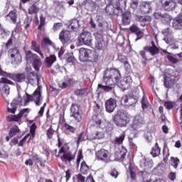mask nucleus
<instances>
[{
  "mask_svg": "<svg viewBox=\"0 0 182 182\" xmlns=\"http://www.w3.org/2000/svg\"><path fill=\"white\" fill-rule=\"evenodd\" d=\"M122 74L117 68H107L104 72L102 82L105 85L98 84V89L103 92H112L117 86V82H120Z\"/></svg>",
  "mask_w": 182,
  "mask_h": 182,
  "instance_id": "1",
  "label": "nucleus"
},
{
  "mask_svg": "<svg viewBox=\"0 0 182 182\" xmlns=\"http://www.w3.org/2000/svg\"><path fill=\"white\" fill-rule=\"evenodd\" d=\"M58 153L59 154H62V153L63 154V156H60V159L65 164L72 166V162L75 161L76 159V151H70V146L66 143L63 144V146L60 149Z\"/></svg>",
  "mask_w": 182,
  "mask_h": 182,
  "instance_id": "2",
  "label": "nucleus"
},
{
  "mask_svg": "<svg viewBox=\"0 0 182 182\" xmlns=\"http://www.w3.org/2000/svg\"><path fill=\"white\" fill-rule=\"evenodd\" d=\"M112 122L117 127H126L130 122V114L127 112L119 110L112 117Z\"/></svg>",
  "mask_w": 182,
  "mask_h": 182,
  "instance_id": "3",
  "label": "nucleus"
},
{
  "mask_svg": "<svg viewBox=\"0 0 182 182\" xmlns=\"http://www.w3.org/2000/svg\"><path fill=\"white\" fill-rule=\"evenodd\" d=\"M79 59L80 62H97L99 57L95 51L81 48L79 50Z\"/></svg>",
  "mask_w": 182,
  "mask_h": 182,
  "instance_id": "4",
  "label": "nucleus"
},
{
  "mask_svg": "<svg viewBox=\"0 0 182 182\" xmlns=\"http://www.w3.org/2000/svg\"><path fill=\"white\" fill-rule=\"evenodd\" d=\"M26 53V61L27 63H31L33 68L37 71L41 70V67L42 66V61L39 58V55L36 53H32L31 50H27Z\"/></svg>",
  "mask_w": 182,
  "mask_h": 182,
  "instance_id": "5",
  "label": "nucleus"
},
{
  "mask_svg": "<svg viewBox=\"0 0 182 182\" xmlns=\"http://www.w3.org/2000/svg\"><path fill=\"white\" fill-rule=\"evenodd\" d=\"M144 50L139 51V55L144 59V60H148L149 56L147 55V52L151 55V56H155V55H158L160 52V50L156 46V43L154 41H151V46H146L143 48Z\"/></svg>",
  "mask_w": 182,
  "mask_h": 182,
  "instance_id": "6",
  "label": "nucleus"
},
{
  "mask_svg": "<svg viewBox=\"0 0 182 182\" xmlns=\"http://www.w3.org/2000/svg\"><path fill=\"white\" fill-rule=\"evenodd\" d=\"M112 156L113 155L110 151L104 148H102L95 152L96 160L105 163V164H108V163H112V161H113L112 159Z\"/></svg>",
  "mask_w": 182,
  "mask_h": 182,
  "instance_id": "7",
  "label": "nucleus"
},
{
  "mask_svg": "<svg viewBox=\"0 0 182 182\" xmlns=\"http://www.w3.org/2000/svg\"><path fill=\"white\" fill-rule=\"evenodd\" d=\"M9 56L13 65H19L22 62V55L21 51L16 47L10 48L8 51Z\"/></svg>",
  "mask_w": 182,
  "mask_h": 182,
  "instance_id": "8",
  "label": "nucleus"
},
{
  "mask_svg": "<svg viewBox=\"0 0 182 182\" xmlns=\"http://www.w3.org/2000/svg\"><path fill=\"white\" fill-rule=\"evenodd\" d=\"M94 36L95 37V48L98 50H103L104 48L106 46V43L103 38V30H100V32L94 33Z\"/></svg>",
  "mask_w": 182,
  "mask_h": 182,
  "instance_id": "9",
  "label": "nucleus"
},
{
  "mask_svg": "<svg viewBox=\"0 0 182 182\" xmlns=\"http://www.w3.org/2000/svg\"><path fill=\"white\" fill-rule=\"evenodd\" d=\"M160 4L165 12H173L177 8V1L176 0H161Z\"/></svg>",
  "mask_w": 182,
  "mask_h": 182,
  "instance_id": "10",
  "label": "nucleus"
},
{
  "mask_svg": "<svg viewBox=\"0 0 182 182\" xmlns=\"http://www.w3.org/2000/svg\"><path fill=\"white\" fill-rule=\"evenodd\" d=\"M0 91L1 92V95L3 96H8L9 95V90H11V88L9 87V85H14V82L8 80L6 77H1L0 80Z\"/></svg>",
  "mask_w": 182,
  "mask_h": 182,
  "instance_id": "11",
  "label": "nucleus"
},
{
  "mask_svg": "<svg viewBox=\"0 0 182 182\" xmlns=\"http://www.w3.org/2000/svg\"><path fill=\"white\" fill-rule=\"evenodd\" d=\"M80 43H83L87 46H91L93 39L92 38V33L87 31H83L78 37Z\"/></svg>",
  "mask_w": 182,
  "mask_h": 182,
  "instance_id": "12",
  "label": "nucleus"
},
{
  "mask_svg": "<svg viewBox=\"0 0 182 182\" xmlns=\"http://www.w3.org/2000/svg\"><path fill=\"white\" fill-rule=\"evenodd\" d=\"M154 16L155 19H159L165 25L170 23L173 20V17L168 13L155 12Z\"/></svg>",
  "mask_w": 182,
  "mask_h": 182,
  "instance_id": "13",
  "label": "nucleus"
},
{
  "mask_svg": "<svg viewBox=\"0 0 182 182\" xmlns=\"http://www.w3.org/2000/svg\"><path fill=\"white\" fill-rule=\"evenodd\" d=\"M7 77L12 79V80L17 83H23L26 80V74L25 73H8Z\"/></svg>",
  "mask_w": 182,
  "mask_h": 182,
  "instance_id": "14",
  "label": "nucleus"
},
{
  "mask_svg": "<svg viewBox=\"0 0 182 182\" xmlns=\"http://www.w3.org/2000/svg\"><path fill=\"white\" fill-rule=\"evenodd\" d=\"M71 117H73L75 122L80 123L82 122V114L79 111V106L76 104H72L70 107Z\"/></svg>",
  "mask_w": 182,
  "mask_h": 182,
  "instance_id": "15",
  "label": "nucleus"
},
{
  "mask_svg": "<svg viewBox=\"0 0 182 182\" xmlns=\"http://www.w3.org/2000/svg\"><path fill=\"white\" fill-rule=\"evenodd\" d=\"M143 124H144V119H143V117L140 115H136L131 124V128L133 132H137Z\"/></svg>",
  "mask_w": 182,
  "mask_h": 182,
  "instance_id": "16",
  "label": "nucleus"
},
{
  "mask_svg": "<svg viewBox=\"0 0 182 182\" xmlns=\"http://www.w3.org/2000/svg\"><path fill=\"white\" fill-rule=\"evenodd\" d=\"M33 97L36 106L42 105V85L38 84V87L33 93Z\"/></svg>",
  "mask_w": 182,
  "mask_h": 182,
  "instance_id": "17",
  "label": "nucleus"
},
{
  "mask_svg": "<svg viewBox=\"0 0 182 182\" xmlns=\"http://www.w3.org/2000/svg\"><path fill=\"white\" fill-rule=\"evenodd\" d=\"M72 38V34L70 31L63 30L59 33V39L63 45H66L70 43V38Z\"/></svg>",
  "mask_w": 182,
  "mask_h": 182,
  "instance_id": "18",
  "label": "nucleus"
},
{
  "mask_svg": "<svg viewBox=\"0 0 182 182\" xmlns=\"http://www.w3.org/2000/svg\"><path fill=\"white\" fill-rule=\"evenodd\" d=\"M135 21L136 22H139L142 28H144L148 23H150L151 22V16H141L139 14L135 15Z\"/></svg>",
  "mask_w": 182,
  "mask_h": 182,
  "instance_id": "19",
  "label": "nucleus"
},
{
  "mask_svg": "<svg viewBox=\"0 0 182 182\" xmlns=\"http://www.w3.org/2000/svg\"><path fill=\"white\" fill-rule=\"evenodd\" d=\"M177 83V77L176 75H168L164 77V85L166 89H170L171 86Z\"/></svg>",
  "mask_w": 182,
  "mask_h": 182,
  "instance_id": "20",
  "label": "nucleus"
},
{
  "mask_svg": "<svg viewBox=\"0 0 182 182\" xmlns=\"http://www.w3.org/2000/svg\"><path fill=\"white\" fill-rule=\"evenodd\" d=\"M105 110L108 113H113L114 112V109H116L117 105V101L116 100L113 98H109L107 101H105Z\"/></svg>",
  "mask_w": 182,
  "mask_h": 182,
  "instance_id": "21",
  "label": "nucleus"
},
{
  "mask_svg": "<svg viewBox=\"0 0 182 182\" xmlns=\"http://www.w3.org/2000/svg\"><path fill=\"white\" fill-rule=\"evenodd\" d=\"M172 28L175 31H181L182 29V13H179L176 18L173 19Z\"/></svg>",
  "mask_w": 182,
  "mask_h": 182,
  "instance_id": "22",
  "label": "nucleus"
},
{
  "mask_svg": "<svg viewBox=\"0 0 182 182\" xmlns=\"http://www.w3.org/2000/svg\"><path fill=\"white\" fill-rule=\"evenodd\" d=\"M126 154H127V149L124 146H122L119 150L114 153V157L116 161H123L126 159Z\"/></svg>",
  "mask_w": 182,
  "mask_h": 182,
  "instance_id": "23",
  "label": "nucleus"
},
{
  "mask_svg": "<svg viewBox=\"0 0 182 182\" xmlns=\"http://www.w3.org/2000/svg\"><path fill=\"white\" fill-rule=\"evenodd\" d=\"M129 31L131 33H135L136 36V41H139V39H141L143 38V31L140 30V28L137 26V24H132L129 28Z\"/></svg>",
  "mask_w": 182,
  "mask_h": 182,
  "instance_id": "24",
  "label": "nucleus"
},
{
  "mask_svg": "<svg viewBox=\"0 0 182 182\" xmlns=\"http://www.w3.org/2000/svg\"><path fill=\"white\" fill-rule=\"evenodd\" d=\"M15 33H19V25H16L14 31L11 32V36L10 38L7 41L5 44V48L9 49L11 45H14V39H15Z\"/></svg>",
  "mask_w": 182,
  "mask_h": 182,
  "instance_id": "25",
  "label": "nucleus"
},
{
  "mask_svg": "<svg viewBox=\"0 0 182 182\" xmlns=\"http://www.w3.org/2000/svg\"><path fill=\"white\" fill-rule=\"evenodd\" d=\"M134 103H136V100L131 96L124 95L121 99L122 106H133Z\"/></svg>",
  "mask_w": 182,
  "mask_h": 182,
  "instance_id": "26",
  "label": "nucleus"
},
{
  "mask_svg": "<svg viewBox=\"0 0 182 182\" xmlns=\"http://www.w3.org/2000/svg\"><path fill=\"white\" fill-rule=\"evenodd\" d=\"M122 25H130L132 22V14L129 11H124L122 14Z\"/></svg>",
  "mask_w": 182,
  "mask_h": 182,
  "instance_id": "27",
  "label": "nucleus"
},
{
  "mask_svg": "<svg viewBox=\"0 0 182 182\" xmlns=\"http://www.w3.org/2000/svg\"><path fill=\"white\" fill-rule=\"evenodd\" d=\"M55 62H56V55H50L44 60V63L46 64V68H52V65Z\"/></svg>",
  "mask_w": 182,
  "mask_h": 182,
  "instance_id": "28",
  "label": "nucleus"
},
{
  "mask_svg": "<svg viewBox=\"0 0 182 182\" xmlns=\"http://www.w3.org/2000/svg\"><path fill=\"white\" fill-rule=\"evenodd\" d=\"M31 49L32 50H34V52H36V53H38L40 55L41 59H45V55L42 53V50H41V47L38 46V43L35 41H33L31 42Z\"/></svg>",
  "mask_w": 182,
  "mask_h": 182,
  "instance_id": "29",
  "label": "nucleus"
},
{
  "mask_svg": "<svg viewBox=\"0 0 182 182\" xmlns=\"http://www.w3.org/2000/svg\"><path fill=\"white\" fill-rule=\"evenodd\" d=\"M90 124L91 127H100L102 124V119L97 116H93L92 119L90 121Z\"/></svg>",
  "mask_w": 182,
  "mask_h": 182,
  "instance_id": "30",
  "label": "nucleus"
},
{
  "mask_svg": "<svg viewBox=\"0 0 182 182\" xmlns=\"http://www.w3.org/2000/svg\"><path fill=\"white\" fill-rule=\"evenodd\" d=\"M126 6H127V0H119L117 3L116 9L122 14L123 9H126Z\"/></svg>",
  "mask_w": 182,
  "mask_h": 182,
  "instance_id": "31",
  "label": "nucleus"
},
{
  "mask_svg": "<svg viewBox=\"0 0 182 182\" xmlns=\"http://www.w3.org/2000/svg\"><path fill=\"white\" fill-rule=\"evenodd\" d=\"M140 9H141L142 12L144 14H150L151 6L150 5V3L144 1L140 4Z\"/></svg>",
  "mask_w": 182,
  "mask_h": 182,
  "instance_id": "32",
  "label": "nucleus"
},
{
  "mask_svg": "<svg viewBox=\"0 0 182 182\" xmlns=\"http://www.w3.org/2000/svg\"><path fill=\"white\" fill-rule=\"evenodd\" d=\"M160 151H161V149L159 146V143L156 142L155 146L151 149L150 154L152 157H159L160 156Z\"/></svg>",
  "mask_w": 182,
  "mask_h": 182,
  "instance_id": "33",
  "label": "nucleus"
},
{
  "mask_svg": "<svg viewBox=\"0 0 182 182\" xmlns=\"http://www.w3.org/2000/svg\"><path fill=\"white\" fill-rule=\"evenodd\" d=\"M6 18H10L12 23H16V21L18 20V14H17V11L16 9H14L12 11H11L9 12V14H8L6 16Z\"/></svg>",
  "mask_w": 182,
  "mask_h": 182,
  "instance_id": "34",
  "label": "nucleus"
},
{
  "mask_svg": "<svg viewBox=\"0 0 182 182\" xmlns=\"http://www.w3.org/2000/svg\"><path fill=\"white\" fill-rule=\"evenodd\" d=\"M10 106L11 107H7V112L15 114V112H16V109H18V100L14 99Z\"/></svg>",
  "mask_w": 182,
  "mask_h": 182,
  "instance_id": "35",
  "label": "nucleus"
},
{
  "mask_svg": "<svg viewBox=\"0 0 182 182\" xmlns=\"http://www.w3.org/2000/svg\"><path fill=\"white\" fill-rule=\"evenodd\" d=\"M125 139H126V132H122L119 136L115 137L114 140V144H117V146H120L121 144H123V142L124 141Z\"/></svg>",
  "mask_w": 182,
  "mask_h": 182,
  "instance_id": "36",
  "label": "nucleus"
},
{
  "mask_svg": "<svg viewBox=\"0 0 182 182\" xmlns=\"http://www.w3.org/2000/svg\"><path fill=\"white\" fill-rule=\"evenodd\" d=\"M21 133V129H19V127L18 125H14L11 127L9 132V136L10 137H15L16 134H19Z\"/></svg>",
  "mask_w": 182,
  "mask_h": 182,
  "instance_id": "37",
  "label": "nucleus"
},
{
  "mask_svg": "<svg viewBox=\"0 0 182 182\" xmlns=\"http://www.w3.org/2000/svg\"><path fill=\"white\" fill-rule=\"evenodd\" d=\"M80 26V24H79V21L77 19H72L70 21V25L68 26L69 29H71V31H77Z\"/></svg>",
  "mask_w": 182,
  "mask_h": 182,
  "instance_id": "38",
  "label": "nucleus"
},
{
  "mask_svg": "<svg viewBox=\"0 0 182 182\" xmlns=\"http://www.w3.org/2000/svg\"><path fill=\"white\" fill-rule=\"evenodd\" d=\"M105 11L107 15H117V16H119V13H116V8H114V6L112 5V4H109L106 6Z\"/></svg>",
  "mask_w": 182,
  "mask_h": 182,
  "instance_id": "39",
  "label": "nucleus"
},
{
  "mask_svg": "<svg viewBox=\"0 0 182 182\" xmlns=\"http://www.w3.org/2000/svg\"><path fill=\"white\" fill-rule=\"evenodd\" d=\"M89 171H90V166H87L86 161H83L80 164V173L82 174H89Z\"/></svg>",
  "mask_w": 182,
  "mask_h": 182,
  "instance_id": "40",
  "label": "nucleus"
},
{
  "mask_svg": "<svg viewBox=\"0 0 182 182\" xmlns=\"http://www.w3.org/2000/svg\"><path fill=\"white\" fill-rule=\"evenodd\" d=\"M22 119V114H18L17 115H9L6 117V121L7 122H19Z\"/></svg>",
  "mask_w": 182,
  "mask_h": 182,
  "instance_id": "41",
  "label": "nucleus"
},
{
  "mask_svg": "<svg viewBox=\"0 0 182 182\" xmlns=\"http://www.w3.org/2000/svg\"><path fill=\"white\" fill-rule=\"evenodd\" d=\"M39 12V9L36 4H33L31 6H29L28 9V13L29 15H35Z\"/></svg>",
  "mask_w": 182,
  "mask_h": 182,
  "instance_id": "42",
  "label": "nucleus"
},
{
  "mask_svg": "<svg viewBox=\"0 0 182 182\" xmlns=\"http://www.w3.org/2000/svg\"><path fill=\"white\" fill-rule=\"evenodd\" d=\"M74 95H75V96H80L81 97H83L85 96H87V90L85 88H82L80 90H75L74 91Z\"/></svg>",
  "mask_w": 182,
  "mask_h": 182,
  "instance_id": "43",
  "label": "nucleus"
},
{
  "mask_svg": "<svg viewBox=\"0 0 182 182\" xmlns=\"http://www.w3.org/2000/svg\"><path fill=\"white\" fill-rule=\"evenodd\" d=\"M129 170L131 179L133 181L136 180L137 177V174L136 173V168L134 166H132V164H129Z\"/></svg>",
  "mask_w": 182,
  "mask_h": 182,
  "instance_id": "44",
  "label": "nucleus"
},
{
  "mask_svg": "<svg viewBox=\"0 0 182 182\" xmlns=\"http://www.w3.org/2000/svg\"><path fill=\"white\" fill-rule=\"evenodd\" d=\"M140 176L142 177V180L144 182H149L150 181V173L146 171H140Z\"/></svg>",
  "mask_w": 182,
  "mask_h": 182,
  "instance_id": "45",
  "label": "nucleus"
},
{
  "mask_svg": "<svg viewBox=\"0 0 182 182\" xmlns=\"http://www.w3.org/2000/svg\"><path fill=\"white\" fill-rule=\"evenodd\" d=\"M46 25V18L43 16V14L40 16V23L38 26V31H43Z\"/></svg>",
  "mask_w": 182,
  "mask_h": 182,
  "instance_id": "46",
  "label": "nucleus"
},
{
  "mask_svg": "<svg viewBox=\"0 0 182 182\" xmlns=\"http://www.w3.org/2000/svg\"><path fill=\"white\" fill-rule=\"evenodd\" d=\"M169 164L173 166V168H177V167H178V164H180V159H178V158L171 156L169 161Z\"/></svg>",
  "mask_w": 182,
  "mask_h": 182,
  "instance_id": "47",
  "label": "nucleus"
},
{
  "mask_svg": "<svg viewBox=\"0 0 182 182\" xmlns=\"http://www.w3.org/2000/svg\"><path fill=\"white\" fill-rule=\"evenodd\" d=\"M73 82V78H68L65 80V81L63 82L61 85H60V87L61 89H66L67 87H69L70 85H72Z\"/></svg>",
  "mask_w": 182,
  "mask_h": 182,
  "instance_id": "48",
  "label": "nucleus"
},
{
  "mask_svg": "<svg viewBox=\"0 0 182 182\" xmlns=\"http://www.w3.org/2000/svg\"><path fill=\"white\" fill-rule=\"evenodd\" d=\"M164 41L168 45H172L173 43H177V41H176V39H174V37H173V34L168 36V37H164Z\"/></svg>",
  "mask_w": 182,
  "mask_h": 182,
  "instance_id": "49",
  "label": "nucleus"
},
{
  "mask_svg": "<svg viewBox=\"0 0 182 182\" xmlns=\"http://www.w3.org/2000/svg\"><path fill=\"white\" fill-rule=\"evenodd\" d=\"M85 140H87V137L85 135V132H82L77 136V145L79 146L81 141H85Z\"/></svg>",
  "mask_w": 182,
  "mask_h": 182,
  "instance_id": "50",
  "label": "nucleus"
},
{
  "mask_svg": "<svg viewBox=\"0 0 182 182\" xmlns=\"http://www.w3.org/2000/svg\"><path fill=\"white\" fill-rule=\"evenodd\" d=\"M82 160H83V150L79 149L76 160L77 167H79V166L80 165V161H82Z\"/></svg>",
  "mask_w": 182,
  "mask_h": 182,
  "instance_id": "51",
  "label": "nucleus"
},
{
  "mask_svg": "<svg viewBox=\"0 0 182 182\" xmlns=\"http://www.w3.org/2000/svg\"><path fill=\"white\" fill-rule=\"evenodd\" d=\"M0 36L3 39H5V38H8L9 36V32L5 31V28L2 27V24L0 23Z\"/></svg>",
  "mask_w": 182,
  "mask_h": 182,
  "instance_id": "52",
  "label": "nucleus"
},
{
  "mask_svg": "<svg viewBox=\"0 0 182 182\" xmlns=\"http://www.w3.org/2000/svg\"><path fill=\"white\" fill-rule=\"evenodd\" d=\"M28 139V141L32 140V137H31V134H27L18 143V146L20 147H23V144H25L26 139Z\"/></svg>",
  "mask_w": 182,
  "mask_h": 182,
  "instance_id": "53",
  "label": "nucleus"
},
{
  "mask_svg": "<svg viewBox=\"0 0 182 182\" xmlns=\"http://www.w3.org/2000/svg\"><path fill=\"white\" fill-rule=\"evenodd\" d=\"M42 45H44V46H53L55 44H53V42L50 41L49 37H43Z\"/></svg>",
  "mask_w": 182,
  "mask_h": 182,
  "instance_id": "54",
  "label": "nucleus"
},
{
  "mask_svg": "<svg viewBox=\"0 0 182 182\" xmlns=\"http://www.w3.org/2000/svg\"><path fill=\"white\" fill-rule=\"evenodd\" d=\"M161 33L164 35V38H168V36L173 35V31H171V28H166L162 30Z\"/></svg>",
  "mask_w": 182,
  "mask_h": 182,
  "instance_id": "55",
  "label": "nucleus"
},
{
  "mask_svg": "<svg viewBox=\"0 0 182 182\" xmlns=\"http://www.w3.org/2000/svg\"><path fill=\"white\" fill-rule=\"evenodd\" d=\"M35 79H36V75L33 72L28 73L26 80H28V83H31V82H33Z\"/></svg>",
  "mask_w": 182,
  "mask_h": 182,
  "instance_id": "56",
  "label": "nucleus"
},
{
  "mask_svg": "<svg viewBox=\"0 0 182 182\" xmlns=\"http://www.w3.org/2000/svg\"><path fill=\"white\" fill-rule=\"evenodd\" d=\"M37 126L36 123L32 124V125L30 127V134L31 137L33 139L35 137V133L36 132Z\"/></svg>",
  "mask_w": 182,
  "mask_h": 182,
  "instance_id": "57",
  "label": "nucleus"
},
{
  "mask_svg": "<svg viewBox=\"0 0 182 182\" xmlns=\"http://www.w3.org/2000/svg\"><path fill=\"white\" fill-rule=\"evenodd\" d=\"M64 128L66 132H69L70 133H75V132H76V128L75 127H72L66 122L64 124Z\"/></svg>",
  "mask_w": 182,
  "mask_h": 182,
  "instance_id": "58",
  "label": "nucleus"
},
{
  "mask_svg": "<svg viewBox=\"0 0 182 182\" xmlns=\"http://www.w3.org/2000/svg\"><path fill=\"white\" fill-rule=\"evenodd\" d=\"M46 134H47V137H48V139H49V140L53 139V134H55V130L53 129L52 126H50V129H48L46 131Z\"/></svg>",
  "mask_w": 182,
  "mask_h": 182,
  "instance_id": "59",
  "label": "nucleus"
},
{
  "mask_svg": "<svg viewBox=\"0 0 182 182\" xmlns=\"http://www.w3.org/2000/svg\"><path fill=\"white\" fill-rule=\"evenodd\" d=\"M175 105L176 102L173 101H166L164 102V106L166 107V109H167L168 110H171V109H173Z\"/></svg>",
  "mask_w": 182,
  "mask_h": 182,
  "instance_id": "60",
  "label": "nucleus"
},
{
  "mask_svg": "<svg viewBox=\"0 0 182 182\" xmlns=\"http://www.w3.org/2000/svg\"><path fill=\"white\" fill-rule=\"evenodd\" d=\"M26 98L25 100V105L29 103V102H34L33 99V95H31L28 94V92H26Z\"/></svg>",
  "mask_w": 182,
  "mask_h": 182,
  "instance_id": "61",
  "label": "nucleus"
},
{
  "mask_svg": "<svg viewBox=\"0 0 182 182\" xmlns=\"http://www.w3.org/2000/svg\"><path fill=\"white\" fill-rule=\"evenodd\" d=\"M124 82L126 84H123V86H124L125 85H127V87H129L130 86V83H132V82H133V80H132V77L130 76H127L124 78Z\"/></svg>",
  "mask_w": 182,
  "mask_h": 182,
  "instance_id": "62",
  "label": "nucleus"
},
{
  "mask_svg": "<svg viewBox=\"0 0 182 182\" xmlns=\"http://www.w3.org/2000/svg\"><path fill=\"white\" fill-rule=\"evenodd\" d=\"M167 59L171 63H173V65H176V63H178V60L172 55H167Z\"/></svg>",
  "mask_w": 182,
  "mask_h": 182,
  "instance_id": "63",
  "label": "nucleus"
},
{
  "mask_svg": "<svg viewBox=\"0 0 182 182\" xmlns=\"http://www.w3.org/2000/svg\"><path fill=\"white\" fill-rule=\"evenodd\" d=\"M118 60L119 62H121V63H125V62H127V56L123 55H118Z\"/></svg>",
  "mask_w": 182,
  "mask_h": 182,
  "instance_id": "64",
  "label": "nucleus"
}]
</instances>
